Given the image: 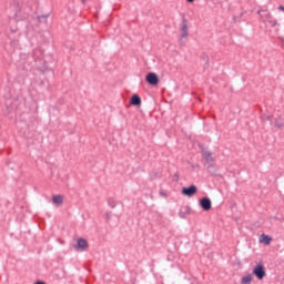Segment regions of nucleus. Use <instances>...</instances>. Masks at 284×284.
I'll use <instances>...</instances> for the list:
<instances>
[{"mask_svg":"<svg viewBox=\"0 0 284 284\" xmlns=\"http://www.w3.org/2000/svg\"><path fill=\"white\" fill-rule=\"evenodd\" d=\"M199 189H196V185H191V186H187V187H183L182 189V194L184 196H194V194H196Z\"/></svg>","mask_w":284,"mask_h":284,"instance_id":"39448f33","label":"nucleus"},{"mask_svg":"<svg viewBox=\"0 0 284 284\" xmlns=\"http://www.w3.org/2000/svg\"><path fill=\"white\" fill-rule=\"evenodd\" d=\"M192 210L190 209V206H184L180 210L179 216L180 219H185V216H187V214H190Z\"/></svg>","mask_w":284,"mask_h":284,"instance_id":"423d86ee","label":"nucleus"},{"mask_svg":"<svg viewBox=\"0 0 284 284\" xmlns=\"http://www.w3.org/2000/svg\"><path fill=\"white\" fill-rule=\"evenodd\" d=\"M265 14L262 17H265V19H267V21H270V19H272V13L267 12V10H265Z\"/></svg>","mask_w":284,"mask_h":284,"instance_id":"dca6fc26","label":"nucleus"},{"mask_svg":"<svg viewBox=\"0 0 284 284\" xmlns=\"http://www.w3.org/2000/svg\"><path fill=\"white\" fill-rule=\"evenodd\" d=\"M146 83H149V85H159V75L154 72H150L146 74Z\"/></svg>","mask_w":284,"mask_h":284,"instance_id":"20e7f679","label":"nucleus"},{"mask_svg":"<svg viewBox=\"0 0 284 284\" xmlns=\"http://www.w3.org/2000/svg\"><path fill=\"white\" fill-rule=\"evenodd\" d=\"M250 283H252V276L250 274L242 277V284H250Z\"/></svg>","mask_w":284,"mask_h":284,"instance_id":"f8f14e48","label":"nucleus"},{"mask_svg":"<svg viewBox=\"0 0 284 284\" xmlns=\"http://www.w3.org/2000/svg\"><path fill=\"white\" fill-rule=\"evenodd\" d=\"M261 12H263V10H257V14H261Z\"/></svg>","mask_w":284,"mask_h":284,"instance_id":"412c9836","label":"nucleus"},{"mask_svg":"<svg viewBox=\"0 0 284 284\" xmlns=\"http://www.w3.org/2000/svg\"><path fill=\"white\" fill-rule=\"evenodd\" d=\"M189 3H194V0H186Z\"/></svg>","mask_w":284,"mask_h":284,"instance_id":"aec40b11","label":"nucleus"},{"mask_svg":"<svg viewBox=\"0 0 284 284\" xmlns=\"http://www.w3.org/2000/svg\"><path fill=\"white\" fill-rule=\"evenodd\" d=\"M22 136H26V133H23Z\"/></svg>","mask_w":284,"mask_h":284,"instance_id":"5701e85b","label":"nucleus"},{"mask_svg":"<svg viewBox=\"0 0 284 284\" xmlns=\"http://www.w3.org/2000/svg\"><path fill=\"white\" fill-rule=\"evenodd\" d=\"M130 103H131V105H141V97H139V94H134L131 98Z\"/></svg>","mask_w":284,"mask_h":284,"instance_id":"9b49d317","label":"nucleus"},{"mask_svg":"<svg viewBox=\"0 0 284 284\" xmlns=\"http://www.w3.org/2000/svg\"><path fill=\"white\" fill-rule=\"evenodd\" d=\"M52 203L53 205H63V195H53Z\"/></svg>","mask_w":284,"mask_h":284,"instance_id":"6e6552de","label":"nucleus"},{"mask_svg":"<svg viewBox=\"0 0 284 284\" xmlns=\"http://www.w3.org/2000/svg\"><path fill=\"white\" fill-rule=\"evenodd\" d=\"M253 274L256 276V278H258V281H263L266 275L265 266H263V264H257L253 270Z\"/></svg>","mask_w":284,"mask_h":284,"instance_id":"f257e3e1","label":"nucleus"},{"mask_svg":"<svg viewBox=\"0 0 284 284\" xmlns=\"http://www.w3.org/2000/svg\"><path fill=\"white\" fill-rule=\"evenodd\" d=\"M200 207H202L204 212H210V210H212V200H210V197H202L200 200Z\"/></svg>","mask_w":284,"mask_h":284,"instance_id":"7ed1b4c3","label":"nucleus"},{"mask_svg":"<svg viewBox=\"0 0 284 284\" xmlns=\"http://www.w3.org/2000/svg\"><path fill=\"white\" fill-rule=\"evenodd\" d=\"M108 219H110V215H106Z\"/></svg>","mask_w":284,"mask_h":284,"instance_id":"b1692460","label":"nucleus"},{"mask_svg":"<svg viewBox=\"0 0 284 284\" xmlns=\"http://www.w3.org/2000/svg\"><path fill=\"white\" fill-rule=\"evenodd\" d=\"M38 21L41 23V22H47L48 21V14H45V16H39L38 17Z\"/></svg>","mask_w":284,"mask_h":284,"instance_id":"ddd939ff","label":"nucleus"},{"mask_svg":"<svg viewBox=\"0 0 284 284\" xmlns=\"http://www.w3.org/2000/svg\"><path fill=\"white\" fill-rule=\"evenodd\" d=\"M268 23H271L272 28H276V20L274 18L268 19Z\"/></svg>","mask_w":284,"mask_h":284,"instance_id":"2eb2a0df","label":"nucleus"},{"mask_svg":"<svg viewBox=\"0 0 284 284\" xmlns=\"http://www.w3.org/2000/svg\"><path fill=\"white\" fill-rule=\"evenodd\" d=\"M274 125H275V128H280V129L283 128V120H281V119L275 120Z\"/></svg>","mask_w":284,"mask_h":284,"instance_id":"4468645a","label":"nucleus"},{"mask_svg":"<svg viewBox=\"0 0 284 284\" xmlns=\"http://www.w3.org/2000/svg\"><path fill=\"white\" fill-rule=\"evenodd\" d=\"M110 207H116V202L114 200H109Z\"/></svg>","mask_w":284,"mask_h":284,"instance_id":"f3484780","label":"nucleus"},{"mask_svg":"<svg viewBox=\"0 0 284 284\" xmlns=\"http://www.w3.org/2000/svg\"><path fill=\"white\" fill-rule=\"evenodd\" d=\"M262 121H272V115H268V116H265V115H262L261 116Z\"/></svg>","mask_w":284,"mask_h":284,"instance_id":"a211bd4d","label":"nucleus"},{"mask_svg":"<svg viewBox=\"0 0 284 284\" xmlns=\"http://www.w3.org/2000/svg\"><path fill=\"white\" fill-rule=\"evenodd\" d=\"M82 3H85V0H82Z\"/></svg>","mask_w":284,"mask_h":284,"instance_id":"4be33fe9","label":"nucleus"},{"mask_svg":"<svg viewBox=\"0 0 284 284\" xmlns=\"http://www.w3.org/2000/svg\"><path fill=\"white\" fill-rule=\"evenodd\" d=\"M260 243H264V245H270V243H272V237L270 235L262 234L260 236Z\"/></svg>","mask_w":284,"mask_h":284,"instance_id":"0eeeda50","label":"nucleus"},{"mask_svg":"<svg viewBox=\"0 0 284 284\" xmlns=\"http://www.w3.org/2000/svg\"><path fill=\"white\" fill-rule=\"evenodd\" d=\"M278 10H281L282 12H284V7H283V6H280V7H278Z\"/></svg>","mask_w":284,"mask_h":284,"instance_id":"6ab92c4d","label":"nucleus"},{"mask_svg":"<svg viewBox=\"0 0 284 284\" xmlns=\"http://www.w3.org/2000/svg\"><path fill=\"white\" fill-rule=\"evenodd\" d=\"M77 252H85L88 250V241L85 239H78L77 244L73 245Z\"/></svg>","mask_w":284,"mask_h":284,"instance_id":"f03ea898","label":"nucleus"},{"mask_svg":"<svg viewBox=\"0 0 284 284\" xmlns=\"http://www.w3.org/2000/svg\"><path fill=\"white\" fill-rule=\"evenodd\" d=\"M203 159L206 161V163H212L214 161V158L212 156V152L210 151L203 152Z\"/></svg>","mask_w":284,"mask_h":284,"instance_id":"9d476101","label":"nucleus"},{"mask_svg":"<svg viewBox=\"0 0 284 284\" xmlns=\"http://www.w3.org/2000/svg\"><path fill=\"white\" fill-rule=\"evenodd\" d=\"M187 34H189V32H187V22H185V20H183L181 39H186Z\"/></svg>","mask_w":284,"mask_h":284,"instance_id":"1a4fd4ad","label":"nucleus"}]
</instances>
